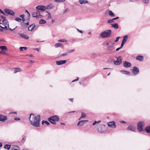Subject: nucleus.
<instances>
[{"label":"nucleus","instance_id":"nucleus-4","mask_svg":"<svg viewBox=\"0 0 150 150\" xmlns=\"http://www.w3.org/2000/svg\"><path fill=\"white\" fill-rule=\"evenodd\" d=\"M111 33L110 30H105L102 32L100 35V36L102 38H105L110 37Z\"/></svg>","mask_w":150,"mask_h":150},{"label":"nucleus","instance_id":"nucleus-32","mask_svg":"<svg viewBox=\"0 0 150 150\" xmlns=\"http://www.w3.org/2000/svg\"><path fill=\"white\" fill-rule=\"evenodd\" d=\"M6 51H6V50H1V51H0V53L2 54H3L6 55Z\"/></svg>","mask_w":150,"mask_h":150},{"label":"nucleus","instance_id":"nucleus-33","mask_svg":"<svg viewBox=\"0 0 150 150\" xmlns=\"http://www.w3.org/2000/svg\"><path fill=\"white\" fill-rule=\"evenodd\" d=\"M46 16H47V18L48 19H50L51 18V15L50 13H48V14L46 15Z\"/></svg>","mask_w":150,"mask_h":150},{"label":"nucleus","instance_id":"nucleus-11","mask_svg":"<svg viewBox=\"0 0 150 150\" xmlns=\"http://www.w3.org/2000/svg\"><path fill=\"white\" fill-rule=\"evenodd\" d=\"M108 125L109 127L115 128L116 127V126L115 125V122L114 121L109 122L108 123Z\"/></svg>","mask_w":150,"mask_h":150},{"label":"nucleus","instance_id":"nucleus-17","mask_svg":"<svg viewBox=\"0 0 150 150\" xmlns=\"http://www.w3.org/2000/svg\"><path fill=\"white\" fill-rule=\"evenodd\" d=\"M79 2L81 4L88 3V1L87 0H79Z\"/></svg>","mask_w":150,"mask_h":150},{"label":"nucleus","instance_id":"nucleus-38","mask_svg":"<svg viewBox=\"0 0 150 150\" xmlns=\"http://www.w3.org/2000/svg\"><path fill=\"white\" fill-rule=\"evenodd\" d=\"M0 24L2 25H4L3 24L1 23H0ZM4 26L5 27H3L1 26V25H0V27H1V28H3L5 30H7V26L5 25H4Z\"/></svg>","mask_w":150,"mask_h":150},{"label":"nucleus","instance_id":"nucleus-27","mask_svg":"<svg viewBox=\"0 0 150 150\" xmlns=\"http://www.w3.org/2000/svg\"><path fill=\"white\" fill-rule=\"evenodd\" d=\"M120 72L122 74H129L130 72L127 71H121Z\"/></svg>","mask_w":150,"mask_h":150},{"label":"nucleus","instance_id":"nucleus-25","mask_svg":"<svg viewBox=\"0 0 150 150\" xmlns=\"http://www.w3.org/2000/svg\"><path fill=\"white\" fill-rule=\"evenodd\" d=\"M0 49H1V50H5L6 51H7V47L6 46H0Z\"/></svg>","mask_w":150,"mask_h":150},{"label":"nucleus","instance_id":"nucleus-42","mask_svg":"<svg viewBox=\"0 0 150 150\" xmlns=\"http://www.w3.org/2000/svg\"><path fill=\"white\" fill-rule=\"evenodd\" d=\"M74 49H72L71 50H69L68 51V52L69 53H71V52H72L74 51Z\"/></svg>","mask_w":150,"mask_h":150},{"label":"nucleus","instance_id":"nucleus-54","mask_svg":"<svg viewBox=\"0 0 150 150\" xmlns=\"http://www.w3.org/2000/svg\"><path fill=\"white\" fill-rule=\"evenodd\" d=\"M119 18V17H117L115 18H113V20H116L117 19H118Z\"/></svg>","mask_w":150,"mask_h":150},{"label":"nucleus","instance_id":"nucleus-50","mask_svg":"<svg viewBox=\"0 0 150 150\" xmlns=\"http://www.w3.org/2000/svg\"><path fill=\"white\" fill-rule=\"evenodd\" d=\"M14 120H20V118H14Z\"/></svg>","mask_w":150,"mask_h":150},{"label":"nucleus","instance_id":"nucleus-26","mask_svg":"<svg viewBox=\"0 0 150 150\" xmlns=\"http://www.w3.org/2000/svg\"><path fill=\"white\" fill-rule=\"evenodd\" d=\"M46 23V21L42 19H41L39 21V23L40 24H45Z\"/></svg>","mask_w":150,"mask_h":150},{"label":"nucleus","instance_id":"nucleus-45","mask_svg":"<svg viewBox=\"0 0 150 150\" xmlns=\"http://www.w3.org/2000/svg\"><path fill=\"white\" fill-rule=\"evenodd\" d=\"M76 30L79 32L80 33H83V31L81 30H79L77 28H76Z\"/></svg>","mask_w":150,"mask_h":150},{"label":"nucleus","instance_id":"nucleus-47","mask_svg":"<svg viewBox=\"0 0 150 150\" xmlns=\"http://www.w3.org/2000/svg\"><path fill=\"white\" fill-rule=\"evenodd\" d=\"M143 2L146 4H147L149 2V0H144Z\"/></svg>","mask_w":150,"mask_h":150},{"label":"nucleus","instance_id":"nucleus-39","mask_svg":"<svg viewBox=\"0 0 150 150\" xmlns=\"http://www.w3.org/2000/svg\"><path fill=\"white\" fill-rule=\"evenodd\" d=\"M58 41H59V42H66L67 41V40H66L65 39L60 40H59Z\"/></svg>","mask_w":150,"mask_h":150},{"label":"nucleus","instance_id":"nucleus-40","mask_svg":"<svg viewBox=\"0 0 150 150\" xmlns=\"http://www.w3.org/2000/svg\"><path fill=\"white\" fill-rule=\"evenodd\" d=\"M55 46L56 47H59L61 46V45L59 43H57L55 44Z\"/></svg>","mask_w":150,"mask_h":150},{"label":"nucleus","instance_id":"nucleus-57","mask_svg":"<svg viewBox=\"0 0 150 150\" xmlns=\"http://www.w3.org/2000/svg\"><path fill=\"white\" fill-rule=\"evenodd\" d=\"M128 35H125V36H124L123 38H128Z\"/></svg>","mask_w":150,"mask_h":150},{"label":"nucleus","instance_id":"nucleus-58","mask_svg":"<svg viewBox=\"0 0 150 150\" xmlns=\"http://www.w3.org/2000/svg\"><path fill=\"white\" fill-rule=\"evenodd\" d=\"M30 61L31 63H34L35 62V61L33 60H30Z\"/></svg>","mask_w":150,"mask_h":150},{"label":"nucleus","instance_id":"nucleus-48","mask_svg":"<svg viewBox=\"0 0 150 150\" xmlns=\"http://www.w3.org/2000/svg\"><path fill=\"white\" fill-rule=\"evenodd\" d=\"M67 55V53H64L63 54L60 55V56H66Z\"/></svg>","mask_w":150,"mask_h":150},{"label":"nucleus","instance_id":"nucleus-28","mask_svg":"<svg viewBox=\"0 0 150 150\" xmlns=\"http://www.w3.org/2000/svg\"><path fill=\"white\" fill-rule=\"evenodd\" d=\"M11 145L8 144H6L5 145L4 148L5 149H9L11 147Z\"/></svg>","mask_w":150,"mask_h":150},{"label":"nucleus","instance_id":"nucleus-56","mask_svg":"<svg viewBox=\"0 0 150 150\" xmlns=\"http://www.w3.org/2000/svg\"><path fill=\"white\" fill-rule=\"evenodd\" d=\"M34 49L35 50H36L37 51H39V49L38 48H35Z\"/></svg>","mask_w":150,"mask_h":150},{"label":"nucleus","instance_id":"nucleus-55","mask_svg":"<svg viewBox=\"0 0 150 150\" xmlns=\"http://www.w3.org/2000/svg\"><path fill=\"white\" fill-rule=\"evenodd\" d=\"M97 123V121H95L93 123V125H95Z\"/></svg>","mask_w":150,"mask_h":150},{"label":"nucleus","instance_id":"nucleus-36","mask_svg":"<svg viewBox=\"0 0 150 150\" xmlns=\"http://www.w3.org/2000/svg\"><path fill=\"white\" fill-rule=\"evenodd\" d=\"M109 14L110 16H114L113 13L111 11L109 10Z\"/></svg>","mask_w":150,"mask_h":150},{"label":"nucleus","instance_id":"nucleus-19","mask_svg":"<svg viewBox=\"0 0 150 150\" xmlns=\"http://www.w3.org/2000/svg\"><path fill=\"white\" fill-rule=\"evenodd\" d=\"M136 59L140 61H142L143 59V58L142 56H137L136 57Z\"/></svg>","mask_w":150,"mask_h":150},{"label":"nucleus","instance_id":"nucleus-2","mask_svg":"<svg viewBox=\"0 0 150 150\" xmlns=\"http://www.w3.org/2000/svg\"><path fill=\"white\" fill-rule=\"evenodd\" d=\"M119 38H116L115 40V38H112L108 41H104L103 43V45L105 47H107L108 49L110 50V48L115 44V43L118 41Z\"/></svg>","mask_w":150,"mask_h":150},{"label":"nucleus","instance_id":"nucleus-63","mask_svg":"<svg viewBox=\"0 0 150 150\" xmlns=\"http://www.w3.org/2000/svg\"><path fill=\"white\" fill-rule=\"evenodd\" d=\"M0 12L1 13H4V12L3 11H2V10H1L0 9Z\"/></svg>","mask_w":150,"mask_h":150},{"label":"nucleus","instance_id":"nucleus-46","mask_svg":"<svg viewBox=\"0 0 150 150\" xmlns=\"http://www.w3.org/2000/svg\"><path fill=\"white\" fill-rule=\"evenodd\" d=\"M25 12L28 14V17H29V18H30V14L29 12L28 11H27L26 10Z\"/></svg>","mask_w":150,"mask_h":150},{"label":"nucleus","instance_id":"nucleus-15","mask_svg":"<svg viewBox=\"0 0 150 150\" xmlns=\"http://www.w3.org/2000/svg\"><path fill=\"white\" fill-rule=\"evenodd\" d=\"M35 26V24H33L30 25L28 27V30L29 31H33L34 30V28Z\"/></svg>","mask_w":150,"mask_h":150},{"label":"nucleus","instance_id":"nucleus-14","mask_svg":"<svg viewBox=\"0 0 150 150\" xmlns=\"http://www.w3.org/2000/svg\"><path fill=\"white\" fill-rule=\"evenodd\" d=\"M66 60H63L56 61V63L58 65H61L63 64H64L66 62Z\"/></svg>","mask_w":150,"mask_h":150},{"label":"nucleus","instance_id":"nucleus-23","mask_svg":"<svg viewBox=\"0 0 150 150\" xmlns=\"http://www.w3.org/2000/svg\"><path fill=\"white\" fill-rule=\"evenodd\" d=\"M112 26L115 29H117L118 28V25L117 23H115L113 24H112Z\"/></svg>","mask_w":150,"mask_h":150},{"label":"nucleus","instance_id":"nucleus-35","mask_svg":"<svg viewBox=\"0 0 150 150\" xmlns=\"http://www.w3.org/2000/svg\"><path fill=\"white\" fill-rule=\"evenodd\" d=\"M65 0H54L55 2H64Z\"/></svg>","mask_w":150,"mask_h":150},{"label":"nucleus","instance_id":"nucleus-60","mask_svg":"<svg viewBox=\"0 0 150 150\" xmlns=\"http://www.w3.org/2000/svg\"><path fill=\"white\" fill-rule=\"evenodd\" d=\"M69 100L71 101H73V98H70L69 99Z\"/></svg>","mask_w":150,"mask_h":150},{"label":"nucleus","instance_id":"nucleus-30","mask_svg":"<svg viewBox=\"0 0 150 150\" xmlns=\"http://www.w3.org/2000/svg\"><path fill=\"white\" fill-rule=\"evenodd\" d=\"M45 123L47 125H49L50 124V123L47 121L43 120L42 122V124H44Z\"/></svg>","mask_w":150,"mask_h":150},{"label":"nucleus","instance_id":"nucleus-5","mask_svg":"<svg viewBox=\"0 0 150 150\" xmlns=\"http://www.w3.org/2000/svg\"><path fill=\"white\" fill-rule=\"evenodd\" d=\"M145 124V123L144 122H139L137 126V128L138 130L140 132L142 131L143 130L142 127V126H144Z\"/></svg>","mask_w":150,"mask_h":150},{"label":"nucleus","instance_id":"nucleus-61","mask_svg":"<svg viewBox=\"0 0 150 150\" xmlns=\"http://www.w3.org/2000/svg\"><path fill=\"white\" fill-rule=\"evenodd\" d=\"M75 40H76L74 38H73L72 40V41H75Z\"/></svg>","mask_w":150,"mask_h":150},{"label":"nucleus","instance_id":"nucleus-29","mask_svg":"<svg viewBox=\"0 0 150 150\" xmlns=\"http://www.w3.org/2000/svg\"><path fill=\"white\" fill-rule=\"evenodd\" d=\"M81 117L79 119V120H80L82 118L85 117L86 116V115L83 112H81Z\"/></svg>","mask_w":150,"mask_h":150},{"label":"nucleus","instance_id":"nucleus-51","mask_svg":"<svg viewBox=\"0 0 150 150\" xmlns=\"http://www.w3.org/2000/svg\"><path fill=\"white\" fill-rule=\"evenodd\" d=\"M79 79V78H78L77 79H76L73 80L72 81V82H74V81H77Z\"/></svg>","mask_w":150,"mask_h":150},{"label":"nucleus","instance_id":"nucleus-41","mask_svg":"<svg viewBox=\"0 0 150 150\" xmlns=\"http://www.w3.org/2000/svg\"><path fill=\"white\" fill-rule=\"evenodd\" d=\"M22 137H23V138H22V139L21 140V141L22 142H24L25 140V137L23 135L22 136Z\"/></svg>","mask_w":150,"mask_h":150},{"label":"nucleus","instance_id":"nucleus-64","mask_svg":"<svg viewBox=\"0 0 150 150\" xmlns=\"http://www.w3.org/2000/svg\"><path fill=\"white\" fill-rule=\"evenodd\" d=\"M12 150H19V149H17L15 148L14 149H13Z\"/></svg>","mask_w":150,"mask_h":150},{"label":"nucleus","instance_id":"nucleus-37","mask_svg":"<svg viewBox=\"0 0 150 150\" xmlns=\"http://www.w3.org/2000/svg\"><path fill=\"white\" fill-rule=\"evenodd\" d=\"M20 16L22 18V20L23 21H25V19L24 18L25 16L24 15H21V16Z\"/></svg>","mask_w":150,"mask_h":150},{"label":"nucleus","instance_id":"nucleus-13","mask_svg":"<svg viewBox=\"0 0 150 150\" xmlns=\"http://www.w3.org/2000/svg\"><path fill=\"white\" fill-rule=\"evenodd\" d=\"M131 63L127 61H125L123 64V66L125 67L128 68L131 66Z\"/></svg>","mask_w":150,"mask_h":150},{"label":"nucleus","instance_id":"nucleus-1","mask_svg":"<svg viewBox=\"0 0 150 150\" xmlns=\"http://www.w3.org/2000/svg\"><path fill=\"white\" fill-rule=\"evenodd\" d=\"M31 124L34 126L36 127H40V115H38L34 116L33 114L31 113L30 115L29 118Z\"/></svg>","mask_w":150,"mask_h":150},{"label":"nucleus","instance_id":"nucleus-10","mask_svg":"<svg viewBox=\"0 0 150 150\" xmlns=\"http://www.w3.org/2000/svg\"><path fill=\"white\" fill-rule=\"evenodd\" d=\"M36 9L37 10H40L42 11H44L46 9V7L43 5H39L36 7Z\"/></svg>","mask_w":150,"mask_h":150},{"label":"nucleus","instance_id":"nucleus-62","mask_svg":"<svg viewBox=\"0 0 150 150\" xmlns=\"http://www.w3.org/2000/svg\"><path fill=\"white\" fill-rule=\"evenodd\" d=\"M110 69V68H103V69Z\"/></svg>","mask_w":150,"mask_h":150},{"label":"nucleus","instance_id":"nucleus-53","mask_svg":"<svg viewBox=\"0 0 150 150\" xmlns=\"http://www.w3.org/2000/svg\"><path fill=\"white\" fill-rule=\"evenodd\" d=\"M120 122L123 123H126L125 121H120Z\"/></svg>","mask_w":150,"mask_h":150},{"label":"nucleus","instance_id":"nucleus-6","mask_svg":"<svg viewBox=\"0 0 150 150\" xmlns=\"http://www.w3.org/2000/svg\"><path fill=\"white\" fill-rule=\"evenodd\" d=\"M32 16L33 17L38 18H41L42 17V16L40 14L39 11H38L37 12H33Z\"/></svg>","mask_w":150,"mask_h":150},{"label":"nucleus","instance_id":"nucleus-21","mask_svg":"<svg viewBox=\"0 0 150 150\" xmlns=\"http://www.w3.org/2000/svg\"><path fill=\"white\" fill-rule=\"evenodd\" d=\"M21 71V69L19 68H16L14 70L13 72L14 73H16L18 72H20Z\"/></svg>","mask_w":150,"mask_h":150},{"label":"nucleus","instance_id":"nucleus-8","mask_svg":"<svg viewBox=\"0 0 150 150\" xmlns=\"http://www.w3.org/2000/svg\"><path fill=\"white\" fill-rule=\"evenodd\" d=\"M4 11L10 15L12 16H14L15 15V13L12 10L7 9H4Z\"/></svg>","mask_w":150,"mask_h":150},{"label":"nucleus","instance_id":"nucleus-24","mask_svg":"<svg viewBox=\"0 0 150 150\" xmlns=\"http://www.w3.org/2000/svg\"><path fill=\"white\" fill-rule=\"evenodd\" d=\"M146 132L148 133L150 132V126H148L146 127L145 129Z\"/></svg>","mask_w":150,"mask_h":150},{"label":"nucleus","instance_id":"nucleus-44","mask_svg":"<svg viewBox=\"0 0 150 150\" xmlns=\"http://www.w3.org/2000/svg\"><path fill=\"white\" fill-rule=\"evenodd\" d=\"M113 22V18L111 20H110L108 21V23H111Z\"/></svg>","mask_w":150,"mask_h":150},{"label":"nucleus","instance_id":"nucleus-31","mask_svg":"<svg viewBox=\"0 0 150 150\" xmlns=\"http://www.w3.org/2000/svg\"><path fill=\"white\" fill-rule=\"evenodd\" d=\"M23 49L25 50H26L27 49V47H20L19 48V50L20 51H22L23 50Z\"/></svg>","mask_w":150,"mask_h":150},{"label":"nucleus","instance_id":"nucleus-9","mask_svg":"<svg viewBox=\"0 0 150 150\" xmlns=\"http://www.w3.org/2000/svg\"><path fill=\"white\" fill-rule=\"evenodd\" d=\"M132 71L134 74L137 75L139 73V70L137 67H133Z\"/></svg>","mask_w":150,"mask_h":150},{"label":"nucleus","instance_id":"nucleus-34","mask_svg":"<svg viewBox=\"0 0 150 150\" xmlns=\"http://www.w3.org/2000/svg\"><path fill=\"white\" fill-rule=\"evenodd\" d=\"M15 20L18 22H20L22 20L21 18L18 17H17L16 18Z\"/></svg>","mask_w":150,"mask_h":150},{"label":"nucleus","instance_id":"nucleus-22","mask_svg":"<svg viewBox=\"0 0 150 150\" xmlns=\"http://www.w3.org/2000/svg\"><path fill=\"white\" fill-rule=\"evenodd\" d=\"M105 128L104 126H101L100 129H98V131L100 133H103L104 132L105 129L104 128Z\"/></svg>","mask_w":150,"mask_h":150},{"label":"nucleus","instance_id":"nucleus-20","mask_svg":"<svg viewBox=\"0 0 150 150\" xmlns=\"http://www.w3.org/2000/svg\"><path fill=\"white\" fill-rule=\"evenodd\" d=\"M88 120H81L80 121H79L78 123L77 124V125L78 126H82L84 123V122L85 121H87Z\"/></svg>","mask_w":150,"mask_h":150},{"label":"nucleus","instance_id":"nucleus-7","mask_svg":"<svg viewBox=\"0 0 150 150\" xmlns=\"http://www.w3.org/2000/svg\"><path fill=\"white\" fill-rule=\"evenodd\" d=\"M117 60L114 61V64L116 65H119L122 62V59L121 56H119L118 57H116Z\"/></svg>","mask_w":150,"mask_h":150},{"label":"nucleus","instance_id":"nucleus-43","mask_svg":"<svg viewBox=\"0 0 150 150\" xmlns=\"http://www.w3.org/2000/svg\"><path fill=\"white\" fill-rule=\"evenodd\" d=\"M2 22L3 23L6 24L7 23V21L6 20L4 19L3 21Z\"/></svg>","mask_w":150,"mask_h":150},{"label":"nucleus","instance_id":"nucleus-3","mask_svg":"<svg viewBox=\"0 0 150 150\" xmlns=\"http://www.w3.org/2000/svg\"><path fill=\"white\" fill-rule=\"evenodd\" d=\"M59 117L57 115H54L48 119V121L50 122L51 123L55 124L56 122H57L59 121Z\"/></svg>","mask_w":150,"mask_h":150},{"label":"nucleus","instance_id":"nucleus-52","mask_svg":"<svg viewBox=\"0 0 150 150\" xmlns=\"http://www.w3.org/2000/svg\"><path fill=\"white\" fill-rule=\"evenodd\" d=\"M14 148L15 149H18L19 150V147L18 146H15Z\"/></svg>","mask_w":150,"mask_h":150},{"label":"nucleus","instance_id":"nucleus-18","mask_svg":"<svg viewBox=\"0 0 150 150\" xmlns=\"http://www.w3.org/2000/svg\"><path fill=\"white\" fill-rule=\"evenodd\" d=\"M127 38H123L121 44L122 47H123L125 44V43L127 40Z\"/></svg>","mask_w":150,"mask_h":150},{"label":"nucleus","instance_id":"nucleus-12","mask_svg":"<svg viewBox=\"0 0 150 150\" xmlns=\"http://www.w3.org/2000/svg\"><path fill=\"white\" fill-rule=\"evenodd\" d=\"M7 119V117L6 116L0 114V121L5 122Z\"/></svg>","mask_w":150,"mask_h":150},{"label":"nucleus","instance_id":"nucleus-49","mask_svg":"<svg viewBox=\"0 0 150 150\" xmlns=\"http://www.w3.org/2000/svg\"><path fill=\"white\" fill-rule=\"evenodd\" d=\"M123 47H121H121H119V48H117V49H116V51H118V50H119L120 49H121Z\"/></svg>","mask_w":150,"mask_h":150},{"label":"nucleus","instance_id":"nucleus-16","mask_svg":"<svg viewBox=\"0 0 150 150\" xmlns=\"http://www.w3.org/2000/svg\"><path fill=\"white\" fill-rule=\"evenodd\" d=\"M127 129L131 130L133 132H135V128L134 127L132 126H129L127 128Z\"/></svg>","mask_w":150,"mask_h":150},{"label":"nucleus","instance_id":"nucleus-59","mask_svg":"<svg viewBox=\"0 0 150 150\" xmlns=\"http://www.w3.org/2000/svg\"><path fill=\"white\" fill-rule=\"evenodd\" d=\"M2 146V144L1 142H0V147H1Z\"/></svg>","mask_w":150,"mask_h":150}]
</instances>
